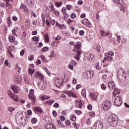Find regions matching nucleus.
<instances>
[{"mask_svg":"<svg viewBox=\"0 0 129 129\" xmlns=\"http://www.w3.org/2000/svg\"><path fill=\"white\" fill-rule=\"evenodd\" d=\"M34 109L35 111H37V112H39V113H42V112H43L42 109L40 107H35L34 108Z\"/></svg>","mask_w":129,"mask_h":129,"instance_id":"a211bd4d","label":"nucleus"},{"mask_svg":"<svg viewBox=\"0 0 129 129\" xmlns=\"http://www.w3.org/2000/svg\"><path fill=\"white\" fill-rule=\"evenodd\" d=\"M8 110L10 112H13L15 110V107H9L8 108Z\"/></svg>","mask_w":129,"mask_h":129,"instance_id":"2f4dec72","label":"nucleus"},{"mask_svg":"<svg viewBox=\"0 0 129 129\" xmlns=\"http://www.w3.org/2000/svg\"><path fill=\"white\" fill-rule=\"evenodd\" d=\"M120 1L121 0H113L114 3H115V4H117L118 5L120 4Z\"/></svg>","mask_w":129,"mask_h":129,"instance_id":"09e8293b","label":"nucleus"},{"mask_svg":"<svg viewBox=\"0 0 129 129\" xmlns=\"http://www.w3.org/2000/svg\"><path fill=\"white\" fill-rule=\"evenodd\" d=\"M77 102H78V107H79V108H82V105H83V104L82 102H81V100H78Z\"/></svg>","mask_w":129,"mask_h":129,"instance_id":"393cba45","label":"nucleus"},{"mask_svg":"<svg viewBox=\"0 0 129 129\" xmlns=\"http://www.w3.org/2000/svg\"><path fill=\"white\" fill-rule=\"evenodd\" d=\"M16 70H17L18 73L21 72V67H19L18 64H16Z\"/></svg>","mask_w":129,"mask_h":129,"instance_id":"f704fd0d","label":"nucleus"},{"mask_svg":"<svg viewBox=\"0 0 129 129\" xmlns=\"http://www.w3.org/2000/svg\"><path fill=\"white\" fill-rule=\"evenodd\" d=\"M108 122L111 126H116L118 123V117L115 115H111L108 118Z\"/></svg>","mask_w":129,"mask_h":129,"instance_id":"f257e3e1","label":"nucleus"},{"mask_svg":"<svg viewBox=\"0 0 129 129\" xmlns=\"http://www.w3.org/2000/svg\"><path fill=\"white\" fill-rule=\"evenodd\" d=\"M66 8L67 10H72L73 7L72 6H71V5H67Z\"/></svg>","mask_w":129,"mask_h":129,"instance_id":"a18cd8bd","label":"nucleus"},{"mask_svg":"<svg viewBox=\"0 0 129 129\" xmlns=\"http://www.w3.org/2000/svg\"><path fill=\"white\" fill-rule=\"evenodd\" d=\"M114 104L116 106H120L122 104L121 96H117L114 100Z\"/></svg>","mask_w":129,"mask_h":129,"instance_id":"39448f33","label":"nucleus"},{"mask_svg":"<svg viewBox=\"0 0 129 129\" xmlns=\"http://www.w3.org/2000/svg\"><path fill=\"white\" fill-rule=\"evenodd\" d=\"M8 52L9 55H10L11 58H13V57H14V55H13V53H12V51H11V50H8Z\"/></svg>","mask_w":129,"mask_h":129,"instance_id":"de8ad7c7","label":"nucleus"},{"mask_svg":"<svg viewBox=\"0 0 129 129\" xmlns=\"http://www.w3.org/2000/svg\"><path fill=\"white\" fill-rule=\"evenodd\" d=\"M110 106H111V103L109 101H105L104 103V110H108L110 108Z\"/></svg>","mask_w":129,"mask_h":129,"instance_id":"0eeeda50","label":"nucleus"},{"mask_svg":"<svg viewBox=\"0 0 129 129\" xmlns=\"http://www.w3.org/2000/svg\"><path fill=\"white\" fill-rule=\"evenodd\" d=\"M60 120L61 121H64L65 120V117L63 115L60 116Z\"/></svg>","mask_w":129,"mask_h":129,"instance_id":"8fccbe9b","label":"nucleus"},{"mask_svg":"<svg viewBox=\"0 0 129 129\" xmlns=\"http://www.w3.org/2000/svg\"><path fill=\"white\" fill-rule=\"evenodd\" d=\"M35 71H36V70L35 69L32 70L31 69H29L28 70V72L29 74H30L31 76H32L33 74L35 73Z\"/></svg>","mask_w":129,"mask_h":129,"instance_id":"412c9836","label":"nucleus"},{"mask_svg":"<svg viewBox=\"0 0 129 129\" xmlns=\"http://www.w3.org/2000/svg\"><path fill=\"white\" fill-rule=\"evenodd\" d=\"M52 114H53V116L54 117H55V116H57V112H56V111H53Z\"/></svg>","mask_w":129,"mask_h":129,"instance_id":"e2e57ef3","label":"nucleus"},{"mask_svg":"<svg viewBox=\"0 0 129 129\" xmlns=\"http://www.w3.org/2000/svg\"><path fill=\"white\" fill-rule=\"evenodd\" d=\"M64 81H63V79L61 78H58L57 79H56L54 81V84L56 87L58 88H60L61 87L63 86L64 85L63 84V83Z\"/></svg>","mask_w":129,"mask_h":129,"instance_id":"7ed1b4c3","label":"nucleus"},{"mask_svg":"<svg viewBox=\"0 0 129 129\" xmlns=\"http://www.w3.org/2000/svg\"><path fill=\"white\" fill-rule=\"evenodd\" d=\"M57 123H58L59 125H60V127H64V123L60 120H57Z\"/></svg>","mask_w":129,"mask_h":129,"instance_id":"c756f323","label":"nucleus"},{"mask_svg":"<svg viewBox=\"0 0 129 129\" xmlns=\"http://www.w3.org/2000/svg\"><path fill=\"white\" fill-rule=\"evenodd\" d=\"M46 12L47 13V14H50V13H51V11L49 10V7H47V8L46 9Z\"/></svg>","mask_w":129,"mask_h":129,"instance_id":"680f3d73","label":"nucleus"},{"mask_svg":"<svg viewBox=\"0 0 129 129\" xmlns=\"http://www.w3.org/2000/svg\"><path fill=\"white\" fill-rule=\"evenodd\" d=\"M74 52H76V53H77V56L78 57H79V56H80V55H81V52H80V51H79L78 50L74 51Z\"/></svg>","mask_w":129,"mask_h":129,"instance_id":"e433bc0d","label":"nucleus"},{"mask_svg":"<svg viewBox=\"0 0 129 129\" xmlns=\"http://www.w3.org/2000/svg\"><path fill=\"white\" fill-rule=\"evenodd\" d=\"M20 9H22V10H26V5L22 4L20 6Z\"/></svg>","mask_w":129,"mask_h":129,"instance_id":"3c124183","label":"nucleus"},{"mask_svg":"<svg viewBox=\"0 0 129 129\" xmlns=\"http://www.w3.org/2000/svg\"><path fill=\"white\" fill-rule=\"evenodd\" d=\"M79 35H80V36H83V35H84V31L83 30H81L79 32Z\"/></svg>","mask_w":129,"mask_h":129,"instance_id":"bf43d9fd","label":"nucleus"},{"mask_svg":"<svg viewBox=\"0 0 129 129\" xmlns=\"http://www.w3.org/2000/svg\"><path fill=\"white\" fill-rule=\"evenodd\" d=\"M81 23L83 25H84L86 27H90V23L87 19H85L81 21Z\"/></svg>","mask_w":129,"mask_h":129,"instance_id":"9b49d317","label":"nucleus"},{"mask_svg":"<svg viewBox=\"0 0 129 129\" xmlns=\"http://www.w3.org/2000/svg\"><path fill=\"white\" fill-rule=\"evenodd\" d=\"M55 6L57 8H59L62 6V2H55Z\"/></svg>","mask_w":129,"mask_h":129,"instance_id":"473e14b6","label":"nucleus"},{"mask_svg":"<svg viewBox=\"0 0 129 129\" xmlns=\"http://www.w3.org/2000/svg\"><path fill=\"white\" fill-rule=\"evenodd\" d=\"M84 74L87 78H91L93 77L94 73L92 71H87L84 73Z\"/></svg>","mask_w":129,"mask_h":129,"instance_id":"6e6552de","label":"nucleus"},{"mask_svg":"<svg viewBox=\"0 0 129 129\" xmlns=\"http://www.w3.org/2000/svg\"><path fill=\"white\" fill-rule=\"evenodd\" d=\"M70 118L73 121H75L76 120V116H72Z\"/></svg>","mask_w":129,"mask_h":129,"instance_id":"37998d69","label":"nucleus"},{"mask_svg":"<svg viewBox=\"0 0 129 129\" xmlns=\"http://www.w3.org/2000/svg\"><path fill=\"white\" fill-rule=\"evenodd\" d=\"M72 83L73 84H76L77 83V79H76L75 78H73Z\"/></svg>","mask_w":129,"mask_h":129,"instance_id":"a19ab883","label":"nucleus"},{"mask_svg":"<svg viewBox=\"0 0 129 129\" xmlns=\"http://www.w3.org/2000/svg\"><path fill=\"white\" fill-rule=\"evenodd\" d=\"M65 93L66 94H67L68 96H71L72 97H73V98H75L77 97V96L76 95V94L74 93H73L71 91H66Z\"/></svg>","mask_w":129,"mask_h":129,"instance_id":"9d476101","label":"nucleus"},{"mask_svg":"<svg viewBox=\"0 0 129 129\" xmlns=\"http://www.w3.org/2000/svg\"><path fill=\"white\" fill-rule=\"evenodd\" d=\"M53 14H55V16L56 17H59V11H57V10H54V11H53Z\"/></svg>","mask_w":129,"mask_h":129,"instance_id":"72a5a7b5","label":"nucleus"},{"mask_svg":"<svg viewBox=\"0 0 129 129\" xmlns=\"http://www.w3.org/2000/svg\"><path fill=\"white\" fill-rule=\"evenodd\" d=\"M38 85L39 89H41V90H44L47 87V84L42 80H40L38 81Z\"/></svg>","mask_w":129,"mask_h":129,"instance_id":"423d86ee","label":"nucleus"},{"mask_svg":"<svg viewBox=\"0 0 129 129\" xmlns=\"http://www.w3.org/2000/svg\"><path fill=\"white\" fill-rule=\"evenodd\" d=\"M29 93H30V95H33L34 94V89H31L29 91Z\"/></svg>","mask_w":129,"mask_h":129,"instance_id":"052dcab7","label":"nucleus"},{"mask_svg":"<svg viewBox=\"0 0 129 129\" xmlns=\"http://www.w3.org/2000/svg\"><path fill=\"white\" fill-rule=\"evenodd\" d=\"M80 48H81V42H77L74 45V49H73V51H76L77 50H79V49H80Z\"/></svg>","mask_w":129,"mask_h":129,"instance_id":"f8f14e48","label":"nucleus"},{"mask_svg":"<svg viewBox=\"0 0 129 129\" xmlns=\"http://www.w3.org/2000/svg\"><path fill=\"white\" fill-rule=\"evenodd\" d=\"M45 40L46 42H49V35L48 34H45Z\"/></svg>","mask_w":129,"mask_h":129,"instance_id":"4c0bfd02","label":"nucleus"},{"mask_svg":"<svg viewBox=\"0 0 129 129\" xmlns=\"http://www.w3.org/2000/svg\"><path fill=\"white\" fill-rule=\"evenodd\" d=\"M108 54L110 56H113L114 55V53L112 51H109Z\"/></svg>","mask_w":129,"mask_h":129,"instance_id":"5fc2aeb1","label":"nucleus"},{"mask_svg":"<svg viewBox=\"0 0 129 129\" xmlns=\"http://www.w3.org/2000/svg\"><path fill=\"white\" fill-rule=\"evenodd\" d=\"M24 54H25V50L23 49L20 52V55L21 56H24Z\"/></svg>","mask_w":129,"mask_h":129,"instance_id":"0e129e2a","label":"nucleus"},{"mask_svg":"<svg viewBox=\"0 0 129 129\" xmlns=\"http://www.w3.org/2000/svg\"><path fill=\"white\" fill-rule=\"evenodd\" d=\"M71 17L72 18V19H75V18H76V14L73 13L71 15Z\"/></svg>","mask_w":129,"mask_h":129,"instance_id":"4d7b16f0","label":"nucleus"},{"mask_svg":"<svg viewBox=\"0 0 129 129\" xmlns=\"http://www.w3.org/2000/svg\"><path fill=\"white\" fill-rule=\"evenodd\" d=\"M101 35L102 37H104L105 36H109V33L101 30Z\"/></svg>","mask_w":129,"mask_h":129,"instance_id":"aec40b11","label":"nucleus"},{"mask_svg":"<svg viewBox=\"0 0 129 129\" xmlns=\"http://www.w3.org/2000/svg\"><path fill=\"white\" fill-rule=\"evenodd\" d=\"M108 86L110 89H114V88H115V85H114V82L112 81L109 82L108 83Z\"/></svg>","mask_w":129,"mask_h":129,"instance_id":"dca6fc26","label":"nucleus"},{"mask_svg":"<svg viewBox=\"0 0 129 129\" xmlns=\"http://www.w3.org/2000/svg\"><path fill=\"white\" fill-rule=\"evenodd\" d=\"M101 88H102V89L104 90L106 89V86H105V85L103 84L101 85Z\"/></svg>","mask_w":129,"mask_h":129,"instance_id":"13d9d810","label":"nucleus"},{"mask_svg":"<svg viewBox=\"0 0 129 129\" xmlns=\"http://www.w3.org/2000/svg\"><path fill=\"white\" fill-rule=\"evenodd\" d=\"M38 32L37 31H33L32 32V35H33L34 36L36 35L37 34Z\"/></svg>","mask_w":129,"mask_h":129,"instance_id":"338daca9","label":"nucleus"},{"mask_svg":"<svg viewBox=\"0 0 129 129\" xmlns=\"http://www.w3.org/2000/svg\"><path fill=\"white\" fill-rule=\"evenodd\" d=\"M48 50H49V47H48L47 46L44 47L42 49V51L43 52H46V51H48Z\"/></svg>","mask_w":129,"mask_h":129,"instance_id":"c9c22d12","label":"nucleus"},{"mask_svg":"<svg viewBox=\"0 0 129 129\" xmlns=\"http://www.w3.org/2000/svg\"><path fill=\"white\" fill-rule=\"evenodd\" d=\"M54 100H48L45 102L46 104H48V105H51L52 103H54Z\"/></svg>","mask_w":129,"mask_h":129,"instance_id":"5701e85b","label":"nucleus"},{"mask_svg":"<svg viewBox=\"0 0 129 129\" xmlns=\"http://www.w3.org/2000/svg\"><path fill=\"white\" fill-rule=\"evenodd\" d=\"M31 23V21H30L29 19H26L25 20V26L26 28H30V24Z\"/></svg>","mask_w":129,"mask_h":129,"instance_id":"6ab92c4d","label":"nucleus"},{"mask_svg":"<svg viewBox=\"0 0 129 129\" xmlns=\"http://www.w3.org/2000/svg\"><path fill=\"white\" fill-rule=\"evenodd\" d=\"M49 98H50V97L47 96H42L41 97V99L43 101L46 100V99H49Z\"/></svg>","mask_w":129,"mask_h":129,"instance_id":"7c9ffc66","label":"nucleus"},{"mask_svg":"<svg viewBox=\"0 0 129 129\" xmlns=\"http://www.w3.org/2000/svg\"><path fill=\"white\" fill-rule=\"evenodd\" d=\"M44 126L46 129H56V127L53 124V123H46Z\"/></svg>","mask_w":129,"mask_h":129,"instance_id":"1a4fd4ad","label":"nucleus"},{"mask_svg":"<svg viewBox=\"0 0 129 129\" xmlns=\"http://www.w3.org/2000/svg\"><path fill=\"white\" fill-rule=\"evenodd\" d=\"M124 70L119 69L117 72V78L120 82L125 81V74Z\"/></svg>","mask_w":129,"mask_h":129,"instance_id":"f03ea898","label":"nucleus"},{"mask_svg":"<svg viewBox=\"0 0 129 129\" xmlns=\"http://www.w3.org/2000/svg\"><path fill=\"white\" fill-rule=\"evenodd\" d=\"M56 26H58L61 29H64V28L65 27V25L64 24H59V23L58 22L56 23Z\"/></svg>","mask_w":129,"mask_h":129,"instance_id":"bb28decb","label":"nucleus"},{"mask_svg":"<svg viewBox=\"0 0 129 129\" xmlns=\"http://www.w3.org/2000/svg\"><path fill=\"white\" fill-rule=\"evenodd\" d=\"M38 121V120L36 119V118H32L31 119V122L35 124V123H37V122Z\"/></svg>","mask_w":129,"mask_h":129,"instance_id":"c85d7f7f","label":"nucleus"},{"mask_svg":"<svg viewBox=\"0 0 129 129\" xmlns=\"http://www.w3.org/2000/svg\"><path fill=\"white\" fill-rule=\"evenodd\" d=\"M9 40L10 42H11V43H13L14 42L15 38L13 36H10L9 37Z\"/></svg>","mask_w":129,"mask_h":129,"instance_id":"a878e982","label":"nucleus"},{"mask_svg":"<svg viewBox=\"0 0 129 129\" xmlns=\"http://www.w3.org/2000/svg\"><path fill=\"white\" fill-rule=\"evenodd\" d=\"M55 56H56V55L54 53V50H52L51 51V54H50V55L49 56L50 58H52V57H55Z\"/></svg>","mask_w":129,"mask_h":129,"instance_id":"58836bf2","label":"nucleus"},{"mask_svg":"<svg viewBox=\"0 0 129 129\" xmlns=\"http://www.w3.org/2000/svg\"><path fill=\"white\" fill-rule=\"evenodd\" d=\"M93 129H103V122L101 120L97 121L93 125Z\"/></svg>","mask_w":129,"mask_h":129,"instance_id":"20e7f679","label":"nucleus"},{"mask_svg":"<svg viewBox=\"0 0 129 129\" xmlns=\"http://www.w3.org/2000/svg\"><path fill=\"white\" fill-rule=\"evenodd\" d=\"M78 5H80V6L83 5V2L81 0L79 1L78 2Z\"/></svg>","mask_w":129,"mask_h":129,"instance_id":"69168bd1","label":"nucleus"},{"mask_svg":"<svg viewBox=\"0 0 129 129\" xmlns=\"http://www.w3.org/2000/svg\"><path fill=\"white\" fill-rule=\"evenodd\" d=\"M88 58L90 62H92L94 60V55L93 54H90L89 56H88Z\"/></svg>","mask_w":129,"mask_h":129,"instance_id":"4be33fe9","label":"nucleus"},{"mask_svg":"<svg viewBox=\"0 0 129 129\" xmlns=\"http://www.w3.org/2000/svg\"><path fill=\"white\" fill-rule=\"evenodd\" d=\"M28 60H29V61H33V60H34V55H31L29 56L28 57Z\"/></svg>","mask_w":129,"mask_h":129,"instance_id":"ea45409f","label":"nucleus"},{"mask_svg":"<svg viewBox=\"0 0 129 129\" xmlns=\"http://www.w3.org/2000/svg\"><path fill=\"white\" fill-rule=\"evenodd\" d=\"M120 92V91L119 89H114V92L113 93V95L114 94H119V93Z\"/></svg>","mask_w":129,"mask_h":129,"instance_id":"cd10ccee","label":"nucleus"},{"mask_svg":"<svg viewBox=\"0 0 129 129\" xmlns=\"http://www.w3.org/2000/svg\"><path fill=\"white\" fill-rule=\"evenodd\" d=\"M22 82V78L19 76H16L14 79V82L17 83L18 84H21Z\"/></svg>","mask_w":129,"mask_h":129,"instance_id":"4468645a","label":"nucleus"},{"mask_svg":"<svg viewBox=\"0 0 129 129\" xmlns=\"http://www.w3.org/2000/svg\"><path fill=\"white\" fill-rule=\"evenodd\" d=\"M90 98L92 100H96V98H97V95L96 94L91 92L89 94Z\"/></svg>","mask_w":129,"mask_h":129,"instance_id":"ddd939ff","label":"nucleus"},{"mask_svg":"<svg viewBox=\"0 0 129 129\" xmlns=\"http://www.w3.org/2000/svg\"><path fill=\"white\" fill-rule=\"evenodd\" d=\"M49 7L50 9V11H51V12H54L55 11V8H54V5H53V4L50 3L49 5Z\"/></svg>","mask_w":129,"mask_h":129,"instance_id":"b1692460","label":"nucleus"},{"mask_svg":"<svg viewBox=\"0 0 129 129\" xmlns=\"http://www.w3.org/2000/svg\"><path fill=\"white\" fill-rule=\"evenodd\" d=\"M81 87H82V86L81 84H78L77 85L76 89L77 90H78V89H79V88H81Z\"/></svg>","mask_w":129,"mask_h":129,"instance_id":"603ef678","label":"nucleus"},{"mask_svg":"<svg viewBox=\"0 0 129 129\" xmlns=\"http://www.w3.org/2000/svg\"><path fill=\"white\" fill-rule=\"evenodd\" d=\"M38 39L39 38H38L37 36H34L33 37H32V40L33 41H34V42H37Z\"/></svg>","mask_w":129,"mask_h":129,"instance_id":"49530a36","label":"nucleus"},{"mask_svg":"<svg viewBox=\"0 0 129 129\" xmlns=\"http://www.w3.org/2000/svg\"><path fill=\"white\" fill-rule=\"evenodd\" d=\"M11 88L15 93H19V87L15 85H12Z\"/></svg>","mask_w":129,"mask_h":129,"instance_id":"2eb2a0df","label":"nucleus"},{"mask_svg":"<svg viewBox=\"0 0 129 129\" xmlns=\"http://www.w3.org/2000/svg\"><path fill=\"white\" fill-rule=\"evenodd\" d=\"M38 78H40V79H41V80H43V79H44V76L41 73H40Z\"/></svg>","mask_w":129,"mask_h":129,"instance_id":"864d4df0","label":"nucleus"},{"mask_svg":"<svg viewBox=\"0 0 129 129\" xmlns=\"http://www.w3.org/2000/svg\"><path fill=\"white\" fill-rule=\"evenodd\" d=\"M28 96H29V98L31 99V100H32V104L33 105L36 104V102H35L36 97H35V96H34V95H32V96L29 95Z\"/></svg>","mask_w":129,"mask_h":129,"instance_id":"f3484780","label":"nucleus"},{"mask_svg":"<svg viewBox=\"0 0 129 129\" xmlns=\"http://www.w3.org/2000/svg\"><path fill=\"white\" fill-rule=\"evenodd\" d=\"M112 57L110 56H107V61H111V60H112Z\"/></svg>","mask_w":129,"mask_h":129,"instance_id":"6e6d98bb","label":"nucleus"},{"mask_svg":"<svg viewBox=\"0 0 129 129\" xmlns=\"http://www.w3.org/2000/svg\"><path fill=\"white\" fill-rule=\"evenodd\" d=\"M40 76V73H39V72H37L35 73V77H36V78H39V76Z\"/></svg>","mask_w":129,"mask_h":129,"instance_id":"79ce46f5","label":"nucleus"},{"mask_svg":"<svg viewBox=\"0 0 129 129\" xmlns=\"http://www.w3.org/2000/svg\"><path fill=\"white\" fill-rule=\"evenodd\" d=\"M117 41H118V43H119V42H120V36H117Z\"/></svg>","mask_w":129,"mask_h":129,"instance_id":"774afa93","label":"nucleus"},{"mask_svg":"<svg viewBox=\"0 0 129 129\" xmlns=\"http://www.w3.org/2000/svg\"><path fill=\"white\" fill-rule=\"evenodd\" d=\"M17 30H18V28H15L13 30H12V33H13V34H14V35H15V36H18L17 35V34L16 33H15V32H16V31H17Z\"/></svg>","mask_w":129,"mask_h":129,"instance_id":"c03bdc74","label":"nucleus"}]
</instances>
